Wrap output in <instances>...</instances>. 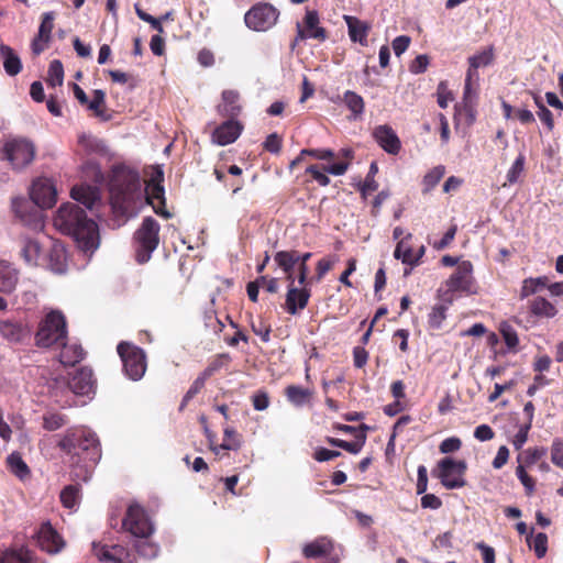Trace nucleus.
Returning a JSON list of instances; mask_svg holds the SVG:
<instances>
[{
  "label": "nucleus",
  "instance_id": "44",
  "mask_svg": "<svg viewBox=\"0 0 563 563\" xmlns=\"http://www.w3.org/2000/svg\"><path fill=\"white\" fill-rule=\"evenodd\" d=\"M7 464L10 472L18 476L20 479H24L30 475V468L19 453H11L7 457Z\"/></svg>",
  "mask_w": 563,
  "mask_h": 563
},
{
  "label": "nucleus",
  "instance_id": "18",
  "mask_svg": "<svg viewBox=\"0 0 563 563\" xmlns=\"http://www.w3.org/2000/svg\"><path fill=\"white\" fill-rule=\"evenodd\" d=\"M201 422L205 424V434L213 453L219 454L220 450L238 451L241 448V435L233 428L227 427L224 429L223 442L218 445L216 443V434L208 428L205 417H201Z\"/></svg>",
  "mask_w": 563,
  "mask_h": 563
},
{
  "label": "nucleus",
  "instance_id": "40",
  "mask_svg": "<svg viewBox=\"0 0 563 563\" xmlns=\"http://www.w3.org/2000/svg\"><path fill=\"white\" fill-rule=\"evenodd\" d=\"M285 396L294 406L301 407L310 401L312 390L297 385H289L285 388Z\"/></svg>",
  "mask_w": 563,
  "mask_h": 563
},
{
  "label": "nucleus",
  "instance_id": "28",
  "mask_svg": "<svg viewBox=\"0 0 563 563\" xmlns=\"http://www.w3.org/2000/svg\"><path fill=\"white\" fill-rule=\"evenodd\" d=\"M0 563H44L36 554L27 548L0 549Z\"/></svg>",
  "mask_w": 563,
  "mask_h": 563
},
{
  "label": "nucleus",
  "instance_id": "30",
  "mask_svg": "<svg viewBox=\"0 0 563 563\" xmlns=\"http://www.w3.org/2000/svg\"><path fill=\"white\" fill-rule=\"evenodd\" d=\"M47 267L56 273L63 274L67 269V255L64 245L59 242H54L47 254Z\"/></svg>",
  "mask_w": 563,
  "mask_h": 563
},
{
  "label": "nucleus",
  "instance_id": "4",
  "mask_svg": "<svg viewBox=\"0 0 563 563\" xmlns=\"http://www.w3.org/2000/svg\"><path fill=\"white\" fill-rule=\"evenodd\" d=\"M68 329L64 313L59 310H51L40 321L35 332V345L48 349L58 346L67 341Z\"/></svg>",
  "mask_w": 563,
  "mask_h": 563
},
{
  "label": "nucleus",
  "instance_id": "29",
  "mask_svg": "<svg viewBox=\"0 0 563 563\" xmlns=\"http://www.w3.org/2000/svg\"><path fill=\"white\" fill-rule=\"evenodd\" d=\"M70 196L86 208L92 209L100 201V189L97 185L80 184L71 188Z\"/></svg>",
  "mask_w": 563,
  "mask_h": 563
},
{
  "label": "nucleus",
  "instance_id": "26",
  "mask_svg": "<svg viewBox=\"0 0 563 563\" xmlns=\"http://www.w3.org/2000/svg\"><path fill=\"white\" fill-rule=\"evenodd\" d=\"M222 101L218 104V113L228 119H235L242 111L241 96L238 90L227 89L222 91Z\"/></svg>",
  "mask_w": 563,
  "mask_h": 563
},
{
  "label": "nucleus",
  "instance_id": "25",
  "mask_svg": "<svg viewBox=\"0 0 563 563\" xmlns=\"http://www.w3.org/2000/svg\"><path fill=\"white\" fill-rule=\"evenodd\" d=\"M54 12H45L42 15V22L38 27L37 36L32 42V51L34 54H41L46 47L52 37V31L54 29Z\"/></svg>",
  "mask_w": 563,
  "mask_h": 563
},
{
  "label": "nucleus",
  "instance_id": "7",
  "mask_svg": "<svg viewBox=\"0 0 563 563\" xmlns=\"http://www.w3.org/2000/svg\"><path fill=\"white\" fill-rule=\"evenodd\" d=\"M117 351L125 375L132 380L141 379L147 366L145 352L141 347L124 341L118 344Z\"/></svg>",
  "mask_w": 563,
  "mask_h": 563
},
{
  "label": "nucleus",
  "instance_id": "61",
  "mask_svg": "<svg viewBox=\"0 0 563 563\" xmlns=\"http://www.w3.org/2000/svg\"><path fill=\"white\" fill-rule=\"evenodd\" d=\"M302 155L311 156L319 161H331L335 157V153L330 148H303Z\"/></svg>",
  "mask_w": 563,
  "mask_h": 563
},
{
  "label": "nucleus",
  "instance_id": "45",
  "mask_svg": "<svg viewBox=\"0 0 563 563\" xmlns=\"http://www.w3.org/2000/svg\"><path fill=\"white\" fill-rule=\"evenodd\" d=\"M547 454L545 448H529L517 456L518 465L530 467Z\"/></svg>",
  "mask_w": 563,
  "mask_h": 563
},
{
  "label": "nucleus",
  "instance_id": "58",
  "mask_svg": "<svg viewBox=\"0 0 563 563\" xmlns=\"http://www.w3.org/2000/svg\"><path fill=\"white\" fill-rule=\"evenodd\" d=\"M463 114L466 118V123L468 125L473 124L476 120V108L475 103L471 97V90L466 92V86L464 87V97H463Z\"/></svg>",
  "mask_w": 563,
  "mask_h": 563
},
{
  "label": "nucleus",
  "instance_id": "23",
  "mask_svg": "<svg viewBox=\"0 0 563 563\" xmlns=\"http://www.w3.org/2000/svg\"><path fill=\"white\" fill-rule=\"evenodd\" d=\"M494 58H495V54H494L493 46H488L487 48L468 57V69L466 71V78H465L466 92H468L471 90V85H472L473 78L478 77L477 69L479 67H486V66L490 65L494 62Z\"/></svg>",
  "mask_w": 563,
  "mask_h": 563
},
{
  "label": "nucleus",
  "instance_id": "16",
  "mask_svg": "<svg viewBox=\"0 0 563 563\" xmlns=\"http://www.w3.org/2000/svg\"><path fill=\"white\" fill-rule=\"evenodd\" d=\"M93 552L100 561L111 563H137L135 554L120 544L107 545L93 543Z\"/></svg>",
  "mask_w": 563,
  "mask_h": 563
},
{
  "label": "nucleus",
  "instance_id": "27",
  "mask_svg": "<svg viewBox=\"0 0 563 563\" xmlns=\"http://www.w3.org/2000/svg\"><path fill=\"white\" fill-rule=\"evenodd\" d=\"M343 19L347 25V32L351 41L353 43H358L362 46H367V37L372 25L368 22L360 20L353 15H344Z\"/></svg>",
  "mask_w": 563,
  "mask_h": 563
},
{
  "label": "nucleus",
  "instance_id": "19",
  "mask_svg": "<svg viewBox=\"0 0 563 563\" xmlns=\"http://www.w3.org/2000/svg\"><path fill=\"white\" fill-rule=\"evenodd\" d=\"M349 161L329 165L312 164L306 168V174H309L320 186L325 187L330 184V178L327 174L334 176L344 175L349 169Z\"/></svg>",
  "mask_w": 563,
  "mask_h": 563
},
{
  "label": "nucleus",
  "instance_id": "36",
  "mask_svg": "<svg viewBox=\"0 0 563 563\" xmlns=\"http://www.w3.org/2000/svg\"><path fill=\"white\" fill-rule=\"evenodd\" d=\"M332 550L333 545L331 541L325 538H321L307 543L302 549V554L306 559H317L329 555Z\"/></svg>",
  "mask_w": 563,
  "mask_h": 563
},
{
  "label": "nucleus",
  "instance_id": "51",
  "mask_svg": "<svg viewBox=\"0 0 563 563\" xmlns=\"http://www.w3.org/2000/svg\"><path fill=\"white\" fill-rule=\"evenodd\" d=\"M67 424V417L59 412H47L43 416V428L47 431H56Z\"/></svg>",
  "mask_w": 563,
  "mask_h": 563
},
{
  "label": "nucleus",
  "instance_id": "14",
  "mask_svg": "<svg viewBox=\"0 0 563 563\" xmlns=\"http://www.w3.org/2000/svg\"><path fill=\"white\" fill-rule=\"evenodd\" d=\"M12 211L21 221L33 229L42 228L43 220L41 211L34 206L33 201L23 197H15L11 202Z\"/></svg>",
  "mask_w": 563,
  "mask_h": 563
},
{
  "label": "nucleus",
  "instance_id": "22",
  "mask_svg": "<svg viewBox=\"0 0 563 563\" xmlns=\"http://www.w3.org/2000/svg\"><path fill=\"white\" fill-rule=\"evenodd\" d=\"M244 126L235 119H228L214 129L211 135L213 143L225 146L235 142L241 135Z\"/></svg>",
  "mask_w": 563,
  "mask_h": 563
},
{
  "label": "nucleus",
  "instance_id": "39",
  "mask_svg": "<svg viewBox=\"0 0 563 563\" xmlns=\"http://www.w3.org/2000/svg\"><path fill=\"white\" fill-rule=\"evenodd\" d=\"M411 233H408L404 239H401L394 251V257L396 260H400L404 264L409 265L411 267L417 266V257H415V252L412 247L407 242L411 239Z\"/></svg>",
  "mask_w": 563,
  "mask_h": 563
},
{
  "label": "nucleus",
  "instance_id": "48",
  "mask_svg": "<svg viewBox=\"0 0 563 563\" xmlns=\"http://www.w3.org/2000/svg\"><path fill=\"white\" fill-rule=\"evenodd\" d=\"M448 307L445 305H435L432 307L428 314V325L432 330H439L442 328L444 320L446 319Z\"/></svg>",
  "mask_w": 563,
  "mask_h": 563
},
{
  "label": "nucleus",
  "instance_id": "41",
  "mask_svg": "<svg viewBox=\"0 0 563 563\" xmlns=\"http://www.w3.org/2000/svg\"><path fill=\"white\" fill-rule=\"evenodd\" d=\"M86 107L102 121H109L111 119V117L106 113V92L101 89L93 90L92 100H88Z\"/></svg>",
  "mask_w": 563,
  "mask_h": 563
},
{
  "label": "nucleus",
  "instance_id": "47",
  "mask_svg": "<svg viewBox=\"0 0 563 563\" xmlns=\"http://www.w3.org/2000/svg\"><path fill=\"white\" fill-rule=\"evenodd\" d=\"M444 174L445 167L443 165H438L433 167L431 170H429L422 179V191L424 194L431 191L439 184Z\"/></svg>",
  "mask_w": 563,
  "mask_h": 563
},
{
  "label": "nucleus",
  "instance_id": "24",
  "mask_svg": "<svg viewBox=\"0 0 563 563\" xmlns=\"http://www.w3.org/2000/svg\"><path fill=\"white\" fill-rule=\"evenodd\" d=\"M375 141L389 154L396 155L401 148V143L395 131L389 125H378L373 132Z\"/></svg>",
  "mask_w": 563,
  "mask_h": 563
},
{
  "label": "nucleus",
  "instance_id": "31",
  "mask_svg": "<svg viewBox=\"0 0 563 563\" xmlns=\"http://www.w3.org/2000/svg\"><path fill=\"white\" fill-rule=\"evenodd\" d=\"M298 251H278L274 255L277 266L285 273L287 282H295L294 268L297 265Z\"/></svg>",
  "mask_w": 563,
  "mask_h": 563
},
{
  "label": "nucleus",
  "instance_id": "17",
  "mask_svg": "<svg viewBox=\"0 0 563 563\" xmlns=\"http://www.w3.org/2000/svg\"><path fill=\"white\" fill-rule=\"evenodd\" d=\"M69 389L79 396H88L95 393L96 379L92 369L89 367H80L69 374L67 382Z\"/></svg>",
  "mask_w": 563,
  "mask_h": 563
},
{
  "label": "nucleus",
  "instance_id": "54",
  "mask_svg": "<svg viewBox=\"0 0 563 563\" xmlns=\"http://www.w3.org/2000/svg\"><path fill=\"white\" fill-rule=\"evenodd\" d=\"M516 475L525 487L526 495L532 496L536 492V479L527 473L525 465L516 467Z\"/></svg>",
  "mask_w": 563,
  "mask_h": 563
},
{
  "label": "nucleus",
  "instance_id": "42",
  "mask_svg": "<svg viewBox=\"0 0 563 563\" xmlns=\"http://www.w3.org/2000/svg\"><path fill=\"white\" fill-rule=\"evenodd\" d=\"M343 102L346 108L352 112L354 118H358L363 114L365 109V102L361 95L352 90H346L343 95Z\"/></svg>",
  "mask_w": 563,
  "mask_h": 563
},
{
  "label": "nucleus",
  "instance_id": "38",
  "mask_svg": "<svg viewBox=\"0 0 563 563\" xmlns=\"http://www.w3.org/2000/svg\"><path fill=\"white\" fill-rule=\"evenodd\" d=\"M21 256L30 266H38L42 258L41 244L32 239H25L21 249Z\"/></svg>",
  "mask_w": 563,
  "mask_h": 563
},
{
  "label": "nucleus",
  "instance_id": "64",
  "mask_svg": "<svg viewBox=\"0 0 563 563\" xmlns=\"http://www.w3.org/2000/svg\"><path fill=\"white\" fill-rule=\"evenodd\" d=\"M437 102L440 108L445 109L450 101L453 100L452 92L446 88L444 82H440L437 89Z\"/></svg>",
  "mask_w": 563,
  "mask_h": 563
},
{
  "label": "nucleus",
  "instance_id": "8",
  "mask_svg": "<svg viewBox=\"0 0 563 563\" xmlns=\"http://www.w3.org/2000/svg\"><path fill=\"white\" fill-rule=\"evenodd\" d=\"M466 470L467 464L464 460L455 461L452 457H444L438 462L433 474L446 489H455L466 485L464 479Z\"/></svg>",
  "mask_w": 563,
  "mask_h": 563
},
{
  "label": "nucleus",
  "instance_id": "35",
  "mask_svg": "<svg viewBox=\"0 0 563 563\" xmlns=\"http://www.w3.org/2000/svg\"><path fill=\"white\" fill-rule=\"evenodd\" d=\"M305 30L308 32L309 37L318 41H325L328 32L324 27L319 26V14L316 10H307L303 19Z\"/></svg>",
  "mask_w": 563,
  "mask_h": 563
},
{
  "label": "nucleus",
  "instance_id": "5",
  "mask_svg": "<svg viewBox=\"0 0 563 563\" xmlns=\"http://www.w3.org/2000/svg\"><path fill=\"white\" fill-rule=\"evenodd\" d=\"M159 223L152 217L143 219L134 233L135 260L139 264L150 261L159 243Z\"/></svg>",
  "mask_w": 563,
  "mask_h": 563
},
{
  "label": "nucleus",
  "instance_id": "59",
  "mask_svg": "<svg viewBox=\"0 0 563 563\" xmlns=\"http://www.w3.org/2000/svg\"><path fill=\"white\" fill-rule=\"evenodd\" d=\"M536 104L538 106V117L549 131L554 129V119L552 112L541 102L539 97H534Z\"/></svg>",
  "mask_w": 563,
  "mask_h": 563
},
{
  "label": "nucleus",
  "instance_id": "6",
  "mask_svg": "<svg viewBox=\"0 0 563 563\" xmlns=\"http://www.w3.org/2000/svg\"><path fill=\"white\" fill-rule=\"evenodd\" d=\"M121 530L137 539H148L154 532V525L145 508L139 503L133 501L125 510Z\"/></svg>",
  "mask_w": 563,
  "mask_h": 563
},
{
  "label": "nucleus",
  "instance_id": "50",
  "mask_svg": "<svg viewBox=\"0 0 563 563\" xmlns=\"http://www.w3.org/2000/svg\"><path fill=\"white\" fill-rule=\"evenodd\" d=\"M64 80V67L60 60L51 62L47 71L46 82L52 87L62 86Z\"/></svg>",
  "mask_w": 563,
  "mask_h": 563
},
{
  "label": "nucleus",
  "instance_id": "10",
  "mask_svg": "<svg viewBox=\"0 0 563 563\" xmlns=\"http://www.w3.org/2000/svg\"><path fill=\"white\" fill-rule=\"evenodd\" d=\"M3 153L13 168L22 169L33 162L35 146L26 139H11L4 143Z\"/></svg>",
  "mask_w": 563,
  "mask_h": 563
},
{
  "label": "nucleus",
  "instance_id": "12",
  "mask_svg": "<svg viewBox=\"0 0 563 563\" xmlns=\"http://www.w3.org/2000/svg\"><path fill=\"white\" fill-rule=\"evenodd\" d=\"M30 197L36 208L48 209L57 201V190L51 179L37 178L32 184Z\"/></svg>",
  "mask_w": 563,
  "mask_h": 563
},
{
  "label": "nucleus",
  "instance_id": "46",
  "mask_svg": "<svg viewBox=\"0 0 563 563\" xmlns=\"http://www.w3.org/2000/svg\"><path fill=\"white\" fill-rule=\"evenodd\" d=\"M231 362V356L228 353H220L214 355L208 363L207 367L202 371L205 376L210 378L222 368H227Z\"/></svg>",
  "mask_w": 563,
  "mask_h": 563
},
{
  "label": "nucleus",
  "instance_id": "20",
  "mask_svg": "<svg viewBox=\"0 0 563 563\" xmlns=\"http://www.w3.org/2000/svg\"><path fill=\"white\" fill-rule=\"evenodd\" d=\"M287 283L288 286L285 300V310L289 314L295 316L308 306L309 299L311 297V290L309 287H296L295 282Z\"/></svg>",
  "mask_w": 563,
  "mask_h": 563
},
{
  "label": "nucleus",
  "instance_id": "21",
  "mask_svg": "<svg viewBox=\"0 0 563 563\" xmlns=\"http://www.w3.org/2000/svg\"><path fill=\"white\" fill-rule=\"evenodd\" d=\"M152 184L146 188V200L155 211V213L168 219L170 213L165 208L164 187L161 185L163 181V172L158 170L157 176L152 178Z\"/></svg>",
  "mask_w": 563,
  "mask_h": 563
},
{
  "label": "nucleus",
  "instance_id": "2",
  "mask_svg": "<svg viewBox=\"0 0 563 563\" xmlns=\"http://www.w3.org/2000/svg\"><path fill=\"white\" fill-rule=\"evenodd\" d=\"M54 227L63 234L74 238L84 252H93L99 245L97 223L89 219L84 209L73 202L63 203L54 219Z\"/></svg>",
  "mask_w": 563,
  "mask_h": 563
},
{
  "label": "nucleus",
  "instance_id": "32",
  "mask_svg": "<svg viewBox=\"0 0 563 563\" xmlns=\"http://www.w3.org/2000/svg\"><path fill=\"white\" fill-rule=\"evenodd\" d=\"M0 56L3 60V68L7 75L13 77L21 73L22 62L12 47L7 44H1Z\"/></svg>",
  "mask_w": 563,
  "mask_h": 563
},
{
  "label": "nucleus",
  "instance_id": "56",
  "mask_svg": "<svg viewBox=\"0 0 563 563\" xmlns=\"http://www.w3.org/2000/svg\"><path fill=\"white\" fill-rule=\"evenodd\" d=\"M135 551L147 559L155 558L158 553V547L153 542H150L147 539H140L134 544Z\"/></svg>",
  "mask_w": 563,
  "mask_h": 563
},
{
  "label": "nucleus",
  "instance_id": "13",
  "mask_svg": "<svg viewBox=\"0 0 563 563\" xmlns=\"http://www.w3.org/2000/svg\"><path fill=\"white\" fill-rule=\"evenodd\" d=\"M31 327L14 319L0 320V336L10 344H24L31 338Z\"/></svg>",
  "mask_w": 563,
  "mask_h": 563
},
{
  "label": "nucleus",
  "instance_id": "60",
  "mask_svg": "<svg viewBox=\"0 0 563 563\" xmlns=\"http://www.w3.org/2000/svg\"><path fill=\"white\" fill-rule=\"evenodd\" d=\"M327 442L332 445V446H336V448H340V449H343L350 453H353V454H356L361 451L362 446H363V442L360 443V442H349V441H345V440H342V439H338V438H327Z\"/></svg>",
  "mask_w": 563,
  "mask_h": 563
},
{
  "label": "nucleus",
  "instance_id": "33",
  "mask_svg": "<svg viewBox=\"0 0 563 563\" xmlns=\"http://www.w3.org/2000/svg\"><path fill=\"white\" fill-rule=\"evenodd\" d=\"M18 280V271L10 263L0 261V292H12Z\"/></svg>",
  "mask_w": 563,
  "mask_h": 563
},
{
  "label": "nucleus",
  "instance_id": "1",
  "mask_svg": "<svg viewBox=\"0 0 563 563\" xmlns=\"http://www.w3.org/2000/svg\"><path fill=\"white\" fill-rule=\"evenodd\" d=\"M57 448L69 457L73 476L84 482L91 477L102 455L98 435L85 427L67 429Z\"/></svg>",
  "mask_w": 563,
  "mask_h": 563
},
{
  "label": "nucleus",
  "instance_id": "63",
  "mask_svg": "<svg viewBox=\"0 0 563 563\" xmlns=\"http://www.w3.org/2000/svg\"><path fill=\"white\" fill-rule=\"evenodd\" d=\"M282 145L283 139L277 133L269 134L263 143L264 150L273 154H278L282 150Z\"/></svg>",
  "mask_w": 563,
  "mask_h": 563
},
{
  "label": "nucleus",
  "instance_id": "3",
  "mask_svg": "<svg viewBox=\"0 0 563 563\" xmlns=\"http://www.w3.org/2000/svg\"><path fill=\"white\" fill-rule=\"evenodd\" d=\"M139 173L125 165H115L111 169L109 181L112 208L121 213L128 212L140 197Z\"/></svg>",
  "mask_w": 563,
  "mask_h": 563
},
{
  "label": "nucleus",
  "instance_id": "57",
  "mask_svg": "<svg viewBox=\"0 0 563 563\" xmlns=\"http://www.w3.org/2000/svg\"><path fill=\"white\" fill-rule=\"evenodd\" d=\"M526 157L523 154H519L509 170L507 172V181L509 184H515L522 175L525 170Z\"/></svg>",
  "mask_w": 563,
  "mask_h": 563
},
{
  "label": "nucleus",
  "instance_id": "62",
  "mask_svg": "<svg viewBox=\"0 0 563 563\" xmlns=\"http://www.w3.org/2000/svg\"><path fill=\"white\" fill-rule=\"evenodd\" d=\"M551 461L563 470V440L555 439L551 446Z\"/></svg>",
  "mask_w": 563,
  "mask_h": 563
},
{
  "label": "nucleus",
  "instance_id": "55",
  "mask_svg": "<svg viewBox=\"0 0 563 563\" xmlns=\"http://www.w3.org/2000/svg\"><path fill=\"white\" fill-rule=\"evenodd\" d=\"M79 145L87 152V153H103L104 152V145L103 143L91 135H81L79 137Z\"/></svg>",
  "mask_w": 563,
  "mask_h": 563
},
{
  "label": "nucleus",
  "instance_id": "34",
  "mask_svg": "<svg viewBox=\"0 0 563 563\" xmlns=\"http://www.w3.org/2000/svg\"><path fill=\"white\" fill-rule=\"evenodd\" d=\"M529 311L538 319H551L558 314L556 307L543 297H536L530 300Z\"/></svg>",
  "mask_w": 563,
  "mask_h": 563
},
{
  "label": "nucleus",
  "instance_id": "52",
  "mask_svg": "<svg viewBox=\"0 0 563 563\" xmlns=\"http://www.w3.org/2000/svg\"><path fill=\"white\" fill-rule=\"evenodd\" d=\"M208 379L209 378L205 376V374L201 372L200 375L194 380V383L185 394L180 404V409L186 407L187 404L203 389L205 384Z\"/></svg>",
  "mask_w": 563,
  "mask_h": 563
},
{
  "label": "nucleus",
  "instance_id": "37",
  "mask_svg": "<svg viewBox=\"0 0 563 563\" xmlns=\"http://www.w3.org/2000/svg\"><path fill=\"white\" fill-rule=\"evenodd\" d=\"M58 347H62L59 361L65 366H74L85 357V351L78 344H67L66 341L65 343L59 344Z\"/></svg>",
  "mask_w": 563,
  "mask_h": 563
},
{
  "label": "nucleus",
  "instance_id": "53",
  "mask_svg": "<svg viewBox=\"0 0 563 563\" xmlns=\"http://www.w3.org/2000/svg\"><path fill=\"white\" fill-rule=\"evenodd\" d=\"M60 501L66 508H74L78 504L79 487L76 485H68L60 492Z\"/></svg>",
  "mask_w": 563,
  "mask_h": 563
},
{
  "label": "nucleus",
  "instance_id": "15",
  "mask_svg": "<svg viewBox=\"0 0 563 563\" xmlns=\"http://www.w3.org/2000/svg\"><path fill=\"white\" fill-rule=\"evenodd\" d=\"M36 541L38 548L48 554H57L66 545L63 537L48 521L41 525L36 533Z\"/></svg>",
  "mask_w": 563,
  "mask_h": 563
},
{
  "label": "nucleus",
  "instance_id": "9",
  "mask_svg": "<svg viewBox=\"0 0 563 563\" xmlns=\"http://www.w3.org/2000/svg\"><path fill=\"white\" fill-rule=\"evenodd\" d=\"M278 18L277 8L267 2H258L245 13L244 22L253 31L266 32L277 23Z\"/></svg>",
  "mask_w": 563,
  "mask_h": 563
},
{
  "label": "nucleus",
  "instance_id": "11",
  "mask_svg": "<svg viewBox=\"0 0 563 563\" xmlns=\"http://www.w3.org/2000/svg\"><path fill=\"white\" fill-rule=\"evenodd\" d=\"M448 291L476 294V284L473 277V264L470 261L461 262L454 273L446 280Z\"/></svg>",
  "mask_w": 563,
  "mask_h": 563
},
{
  "label": "nucleus",
  "instance_id": "43",
  "mask_svg": "<svg viewBox=\"0 0 563 563\" xmlns=\"http://www.w3.org/2000/svg\"><path fill=\"white\" fill-rule=\"evenodd\" d=\"M548 278L537 277V278H526L522 282V286L520 288L519 298L525 299L531 295H534L547 287Z\"/></svg>",
  "mask_w": 563,
  "mask_h": 563
},
{
  "label": "nucleus",
  "instance_id": "49",
  "mask_svg": "<svg viewBox=\"0 0 563 563\" xmlns=\"http://www.w3.org/2000/svg\"><path fill=\"white\" fill-rule=\"evenodd\" d=\"M527 542L530 548L533 549L537 558L541 559L545 555L548 550V536L543 532H539L536 536L530 533L529 537H527Z\"/></svg>",
  "mask_w": 563,
  "mask_h": 563
}]
</instances>
